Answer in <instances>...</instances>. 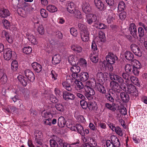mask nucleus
<instances>
[{
  "mask_svg": "<svg viewBox=\"0 0 147 147\" xmlns=\"http://www.w3.org/2000/svg\"><path fill=\"white\" fill-rule=\"evenodd\" d=\"M26 35L28 39L33 45H36L38 43V41L35 36L29 33L28 32H25Z\"/></svg>",
  "mask_w": 147,
  "mask_h": 147,
  "instance_id": "obj_10",
  "label": "nucleus"
},
{
  "mask_svg": "<svg viewBox=\"0 0 147 147\" xmlns=\"http://www.w3.org/2000/svg\"><path fill=\"white\" fill-rule=\"evenodd\" d=\"M115 131L118 135L121 136L123 135V132L121 129L119 127H117Z\"/></svg>",
  "mask_w": 147,
  "mask_h": 147,
  "instance_id": "obj_60",
  "label": "nucleus"
},
{
  "mask_svg": "<svg viewBox=\"0 0 147 147\" xmlns=\"http://www.w3.org/2000/svg\"><path fill=\"white\" fill-rule=\"evenodd\" d=\"M80 104L82 107L84 109H86L87 106L90 109H93V105L94 103L93 102H90L88 104L85 101L82 100L80 101Z\"/></svg>",
  "mask_w": 147,
  "mask_h": 147,
  "instance_id": "obj_13",
  "label": "nucleus"
},
{
  "mask_svg": "<svg viewBox=\"0 0 147 147\" xmlns=\"http://www.w3.org/2000/svg\"><path fill=\"white\" fill-rule=\"evenodd\" d=\"M66 123V122L64 117L61 116L59 118L58 120V124L59 127H64Z\"/></svg>",
  "mask_w": 147,
  "mask_h": 147,
  "instance_id": "obj_27",
  "label": "nucleus"
},
{
  "mask_svg": "<svg viewBox=\"0 0 147 147\" xmlns=\"http://www.w3.org/2000/svg\"><path fill=\"white\" fill-rule=\"evenodd\" d=\"M56 109L58 111L62 112L64 110V107L61 104H57L55 105Z\"/></svg>",
  "mask_w": 147,
  "mask_h": 147,
  "instance_id": "obj_57",
  "label": "nucleus"
},
{
  "mask_svg": "<svg viewBox=\"0 0 147 147\" xmlns=\"http://www.w3.org/2000/svg\"><path fill=\"white\" fill-rule=\"evenodd\" d=\"M112 9L109 10L106 14L107 20L108 23H110L115 19V14L113 13Z\"/></svg>",
  "mask_w": 147,
  "mask_h": 147,
  "instance_id": "obj_8",
  "label": "nucleus"
},
{
  "mask_svg": "<svg viewBox=\"0 0 147 147\" xmlns=\"http://www.w3.org/2000/svg\"><path fill=\"white\" fill-rule=\"evenodd\" d=\"M24 74L25 76L30 81L32 82L34 81L35 76L32 71L29 69H26L24 71Z\"/></svg>",
  "mask_w": 147,
  "mask_h": 147,
  "instance_id": "obj_5",
  "label": "nucleus"
},
{
  "mask_svg": "<svg viewBox=\"0 0 147 147\" xmlns=\"http://www.w3.org/2000/svg\"><path fill=\"white\" fill-rule=\"evenodd\" d=\"M78 58L76 56L72 55H70L68 57V61L69 63L71 65H76L78 63Z\"/></svg>",
  "mask_w": 147,
  "mask_h": 147,
  "instance_id": "obj_20",
  "label": "nucleus"
},
{
  "mask_svg": "<svg viewBox=\"0 0 147 147\" xmlns=\"http://www.w3.org/2000/svg\"><path fill=\"white\" fill-rule=\"evenodd\" d=\"M111 142L116 147H119L120 145V143L119 139L115 136H112L111 137Z\"/></svg>",
  "mask_w": 147,
  "mask_h": 147,
  "instance_id": "obj_24",
  "label": "nucleus"
},
{
  "mask_svg": "<svg viewBox=\"0 0 147 147\" xmlns=\"http://www.w3.org/2000/svg\"><path fill=\"white\" fill-rule=\"evenodd\" d=\"M71 49L73 51L77 53H81L82 50V47L77 44L72 45L71 46Z\"/></svg>",
  "mask_w": 147,
  "mask_h": 147,
  "instance_id": "obj_22",
  "label": "nucleus"
},
{
  "mask_svg": "<svg viewBox=\"0 0 147 147\" xmlns=\"http://www.w3.org/2000/svg\"><path fill=\"white\" fill-rule=\"evenodd\" d=\"M94 26L96 28L100 29H105L107 28V26L104 24L98 23L97 22L94 24Z\"/></svg>",
  "mask_w": 147,
  "mask_h": 147,
  "instance_id": "obj_29",
  "label": "nucleus"
},
{
  "mask_svg": "<svg viewBox=\"0 0 147 147\" xmlns=\"http://www.w3.org/2000/svg\"><path fill=\"white\" fill-rule=\"evenodd\" d=\"M127 88V91L128 93L131 94L132 95L136 96L138 95V91L135 87L133 85L129 84L126 85Z\"/></svg>",
  "mask_w": 147,
  "mask_h": 147,
  "instance_id": "obj_4",
  "label": "nucleus"
},
{
  "mask_svg": "<svg viewBox=\"0 0 147 147\" xmlns=\"http://www.w3.org/2000/svg\"><path fill=\"white\" fill-rule=\"evenodd\" d=\"M95 88L96 90L102 94H105L106 92L105 88L100 83H97Z\"/></svg>",
  "mask_w": 147,
  "mask_h": 147,
  "instance_id": "obj_23",
  "label": "nucleus"
},
{
  "mask_svg": "<svg viewBox=\"0 0 147 147\" xmlns=\"http://www.w3.org/2000/svg\"><path fill=\"white\" fill-rule=\"evenodd\" d=\"M3 55L4 59L7 61L11 59L12 57V51L9 48L5 49L3 51Z\"/></svg>",
  "mask_w": 147,
  "mask_h": 147,
  "instance_id": "obj_7",
  "label": "nucleus"
},
{
  "mask_svg": "<svg viewBox=\"0 0 147 147\" xmlns=\"http://www.w3.org/2000/svg\"><path fill=\"white\" fill-rule=\"evenodd\" d=\"M125 57L128 60H131L134 58V55L131 52L126 51L125 53Z\"/></svg>",
  "mask_w": 147,
  "mask_h": 147,
  "instance_id": "obj_40",
  "label": "nucleus"
},
{
  "mask_svg": "<svg viewBox=\"0 0 147 147\" xmlns=\"http://www.w3.org/2000/svg\"><path fill=\"white\" fill-rule=\"evenodd\" d=\"M120 96L122 100L125 102H127L129 99V96L126 93L122 92L120 94Z\"/></svg>",
  "mask_w": 147,
  "mask_h": 147,
  "instance_id": "obj_32",
  "label": "nucleus"
},
{
  "mask_svg": "<svg viewBox=\"0 0 147 147\" xmlns=\"http://www.w3.org/2000/svg\"><path fill=\"white\" fill-rule=\"evenodd\" d=\"M122 76L123 79L125 80V82L126 85L130 83V81L129 80V75L126 73H123Z\"/></svg>",
  "mask_w": 147,
  "mask_h": 147,
  "instance_id": "obj_41",
  "label": "nucleus"
},
{
  "mask_svg": "<svg viewBox=\"0 0 147 147\" xmlns=\"http://www.w3.org/2000/svg\"><path fill=\"white\" fill-rule=\"evenodd\" d=\"M79 141L78 140L76 143H74L71 144H70L64 142L62 140H60L59 142V144L61 147H78L76 144H79Z\"/></svg>",
  "mask_w": 147,
  "mask_h": 147,
  "instance_id": "obj_9",
  "label": "nucleus"
},
{
  "mask_svg": "<svg viewBox=\"0 0 147 147\" xmlns=\"http://www.w3.org/2000/svg\"><path fill=\"white\" fill-rule=\"evenodd\" d=\"M133 67H136L137 68H140L141 64L140 63L138 60H134L132 63Z\"/></svg>",
  "mask_w": 147,
  "mask_h": 147,
  "instance_id": "obj_49",
  "label": "nucleus"
},
{
  "mask_svg": "<svg viewBox=\"0 0 147 147\" xmlns=\"http://www.w3.org/2000/svg\"><path fill=\"white\" fill-rule=\"evenodd\" d=\"M133 65L131 64H127L125 67V70L127 73H129L132 72V68L133 69Z\"/></svg>",
  "mask_w": 147,
  "mask_h": 147,
  "instance_id": "obj_56",
  "label": "nucleus"
},
{
  "mask_svg": "<svg viewBox=\"0 0 147 147\" xmlns=\"http://www.w3.org/2000/svg\"><path fill=\"white\" fill-rule=\"evenodd\" d=\"M74 16H76V18L79 19H80L82 18V16L81 15V13L80 11L78 9H77L75 13H73Z\"/></svg>",
  "mask_w": 147,
  "mask_h": 147,
  "instance_id": "obj_63",
  "label": "nucleus"
},
{
  "mask_svg": "<svg viewBox=\"0 0 147 147\" xmlns=\"http://www.w3.org/2000/svg\"><path fill=\"white\" fill-rule=\"evenodd\" d=\"M2 34L5 36L7 40L9 43H12L13 39L11 35L4 30L2 32Z\"/></svg>",
  "mask_w": 147,
  "mask_h": 147,
  "instance_id": "obj_35",
  "label": "nucleus"
},
{
  "mask_svg": "<svg viewBox=\"0 0 147 147\" xmlns=\"http://www.w3.org/2000/svg\"><path fill=\"white\" fill-rule=\"evenodd\" d=\"M0 84H4L6 83L7 78L6 74L3 71L0 73Z\"/></svg>",
  "mask_w": 147,
  "mask_h": 147,
  "instance_id": "obj_21",
  "label": "nucleus"
},
{
  "mask_svg": "<svg viewBox=\"0 0 147 147\" xmlns=\"http://www.w3.org/2000/svg\"><path fill=\"white\" fill-rule=\"evenodd\" d=\"M130 79L131 82L136 85L138 86L140 85L138 78L133 76L130 77Z\"/></svg>",
  "mask_w": 147,
  "mask_h": 147,
  "instance_id": "obj_44",
  "label": "nucleus"
},
{
  "mask_svg": "<svg viewBox=\"0 0 147 147\" xmlns=\"http://www.w3.org/2000/svg\"><path fill=\"white\" fill-rule=\"evenodd\" d=\"M72 66L70 70L72 73H78L80 70V67L76 65H72Z\"/></svg>",
  "mask_w": 147,
  "mask_h": 147,
  "instance_id": "obj_43",
  "label": "nucleus"
},
{
  "mask_svg": "<svg viewBox=\"0 0 147 147\" xmlns=\"http://www.w3.org/2000/svg\"><path fill=\"white\" fill-rule=\"evenodd\" d=\"M18 67V64L17 61L16 60H13L11 64V69L14 71H16Z\"/></svg>",
  "mask_w": 147,
  "mask_h": 147,
  "instance_id": "obj_42",
  "label": "nucleus"
},
{
  "mask_svg": "<svg viewBox=\"0 0 147 147\" xmlns=\"http://www.w3.org/2000/svg\"><path fill=\"white\" fill-rule=\"evenodd\" d=\"M107 3L108 5L111 9L114 10L116 8L114 0H106Z\"/></svg>",
  "mask_w": 147,
  "mask_h": 147,
  "instance_id": "obj_36",
  "label": "nucleus"
},
{
  "mask_svg": "<svg viewBox=\"0 0 147 147\" xmlns=\"http://www.w3.org/2000/svg\"><path fill=\"white\" fill-rule=\"evenodd\" d=\"M50 76L52 80H55L57 79L58 75L53 70H52L50 74Z\"/></svg>",
  "mask_w": 147,
  "mask_h": 147,
  "instance_id": "obj_59",
  "label": "nucleus"
},
{
  "mask_svg": "<svg viewBox=\"0 0 147 147\" xmlns=\"http://www.w3.org/2000/svg\"><path fill=\"white\" fill-rule=\"evenodd\" d=\"M18 79L21 84L23 86H26L27 84V80L26 78L24 79V77L21 75H19L18 77Z\"/></svg>",
  "mask_w": 147,
  "mask_h": 147,
  "instance_id": "obj_37",
  "label": "nucleus"
},
{
  "mask_svg": "<svg viewBox=\"0 0 147 147\" xmlns=\"http://www.w3.org/2000/svg\"><path fill=\"white\" fill-rule=\"evenodd\" d=\"M85 20L86 22L89 24H91L93 23H95L97 20L96 15L94 14L90 13L86 15Z\"/></svg>",
  "mask_w": 147,
  "mask_h": 147,
  "instance_id": "obj_3",
  "label": "nucleus"
},
{
  "mask_svg": "<svg viewBox=\"0 0 147 147\" xmlns=\"http://www.w3.org/2000/svg\"><path fill=\"white\" fill-rule=\"evenodd\" d=\"M81 6L83 11L85 13H87L91 11V7L89 3L83 1L82 3Z\"/></svg>",
  "mask_w": 147,
  "mask_h": 147,
  "instance_id": "obj_6",
  "label": "nucleus"
},
{
  "mask_svg": "<svg viewBox=\"0 0 147 147\" xmlns=\"http://www.w3.org/2000/svg\"><path fill=\"white\" fill-rule=\"evenodd\" d=\"M63 97L64 99L67 100H73L75 98V96L73 94L66 91L64 92Z\"/></svg>",
  "mask_w": 147,
  "mask_h": 147,
  "instance_id": "obj_17",
  "label": "nucleus"
},
{
  "mask_svg": "<svg viewBox=\"0 0 147 147\" xmlns=\"http://www.w3.org/2000/svg\"><path fill=\"white\" fill-rule=\"evenodd\" d=\"M112 64L109 63H107V62L104 61L102 63V66L104 67H105L106 69L107 68L108 69L109 71H112L113 70V68Z\"/></svg>",
  "mask_w": 147,
  "mask_h": 147,
  "instance_id": "obj_38",
  "label": "nucleus"
},
{
  "mask_svg": "<svg viewBox=\"0 0 147 147\" xmlns=\"http://www.w3.org/2000/svg\"><path fill=\"white\" fill-rule=\"evenodd\" d=\"M31 65L33 69L36 72L39 73L42 71V66L37 62H34L32 63Z\"/></svg>",
  "mask_w": 147,
  "mask_h": 147,
  "instance_id": "obj_19",
  "label": "nucleus"
},
{
  "mask_svg": "<svg viewBox=\"0 0 147 147\" xmlns=\"http://www.w3.org/2000/svg\"><path fill=\"white\" fill-rule=\"evenodd\" d=\"M63 87L68 91H71V88L69 84L66 82H64L62 83Z\"/></svg>",
  "mask_w": 147,
  "mask_h": 147,
  "instance_id": "obj_52",
  "label": "nucleus"
},
{
  "mask_svg": "<svg viewBox=\"0 0 147 147\" xmlns=\"http://www.w3.org/2000/svg\"><path fill=\"white\" fill-rule=\"evenodd\" d=\"M94 4L96 6L98 9H103L104 8L103 3L100 0H94Z\"/></svg>",
  "mask_w": 147,
  "mask_h": 147,
  "instance_id": "obj_31",
  "label": "nucleus"
},
{
  "mask_svg": "<svg viewBox=\"0 0 147 147\" xmlns=\"http://www.w3.org/2000/svg\"><path fill=\"white\" fill-rule=\"evenodd\" d=\"M105 33L102 31H99L98 35L94 39V41L98 42H104L105 39Z\"/></svg>",
  "mask_w": 147,
  "mask_h": 147,
  "instance_id": "obj_12",
  "label": "nucleus"
},
{
  "mask_svg": "<svg viewBox=\"0 0 147 147\" xmlns=\"http://www.w3.org/2000/svg\"><path fill=\"white\" fill-rule=\"evenodd\" d=\"M47 9L49 12L52 13L56 12L58 10L57 7L55 6L52 5H49L47 6Z\"/></svg>",
  "mask_w": 147,
  "mask_h": 147,
  "instance_id": "obj_39",
  "label": "nucleus"
},
{
  "mask_svg": "<svg viewBox=\"0 0 147 147\" xmlns=\"http://www.w3.org/2000/svg\"><path fill=\"white\" fill-rule=\"evenodd\" d=\"M75 83L77 87L80 89H82L84 88L86 92L85 96L88 99H90L92 96L95 94V92L93 89L88 86H84L82 83L80 81L76 80Z\"/></svg>",
  "mask_w": 147,
  "mask_h": 147,
  "instance_id": "obj_2",
  "label": "nucleus"
},
{
  "mask_svg": "<svg viewBox=\"0 0 147 147\" xmlns=\"http://www.w3.org/2000/svg\"><path fill=\"white\" fill-rule=\"evenodd\" d=\"M74 116L76 119L80 122H83L85 121V119L82 115H78L75 113Z\"/></svg>",
  "mask_w": 147,
  "mask_h": 147,
  "instance_id": "obj_45",
  "label": "nucleus"
},
{
  "mask_svg": "<svg viewBox=\"0 0 147 147\" xmlns=\"http://www.w3.org/2000/svg\"><path fill=\"white\" fill-rule=\"evenodd\" d=\"M99 51H94L90 56V59L91 61L94 63L98 62Z\"/></svg>",
  "mask_w": 147,
  "mask_h": 147,
  "instance_id": "obj_15",
  "label": "nucleus"
},
{
  "mask_svg": "<svg viewBox=\"0 0 147 147\" xmlns=\"http://www.w3.org/2000/svg\"><path fill=\"white\" fill-rule=\"evenodd\" d=\"M78 27L81 31V32H84L85 31H88L86 26L83 24L79 23L78 24Z\"/></svg>",
  "mask_w": 147,
  "mask_h": 147,
  "instance_id": "obj_51",
  "label": "nucleus"
},
{
  "mask_svg": "<svg viewBox=\"0 0 147 147\" xmlns=\"http://www.w3.org/2000/svg\"><path fill=\"white\" fill-rule=\"evenodd\" d=\"M75 4L74 3L70 2L68 3L67 7V11L69 13L73 14L77 9H75Z\"/></svg>",
  "mask_w": 147,
  "mask_h": 147,
  "instance_id": "obj_14",
  "label": "nucleus"
},
{
  "mask_svg": "<svg viewBox=\"0 0 147 147\" xmlns=\"http://www.w3.org/2000/svg\"><path fill=\"white\" fill-rule=\"evenodd\" d=\"M61 61V57L59 54L55 55L52 57V63L55 64L59 63Z\"/></svg>",
  "mask_w": 147,
  "mask_h": 147,
  "instance_id": "obj_28",
  "label": "nucleus"
},
{
  "mask_svg": "<svg viewBox=\"0 0 147 147\" xmlns=\"http://www.w3.org/2000/svg\"><path fill=\"white\" fill-rule=\"evenodd\" d=\"M42 115L43 119H47L53 117L52 114L50 112L43 111L42 112Z\"/></svg>",
  "mask_w": 147,
  "mask_h": 147,
  "instance_id": "obj_34",
  "label": "nucleus"
},
{
  "mask_svg": "<svg viewBox=\"0 0 147 147\" xmlns=\"http://www.w3.org/2000/svg\"><path fill=\"white\" fill-rule=\"evenodd\" d=\"M96 79L100 82L102 81L104 79V76L103 74L101 72H99L96 74Z\"/></svg>",
  "mask_w": 147,
  "mask_h": 147,
  "instance_id": "obj_54",
  "label": "nucleus"
},
{
  "mask_svg": "<svg viewBox=\"0 0 147 147\" xmlns=\"http://www.w3.org/2000/svg\"><path fill=\"white\" fill-rule=\"evenodd\" d=\"M37 30L39 34L43 35L45 33V30L43 26L42 25H39L37 28Z\"/></svg>",
  "mask_w": 147,
  "mask_h": 147,
  "instance_id": "obj_53",
  "label": "nucleus"
},
{
  "mask_svg": "<svg viewBox=\"0 0 147 147\" xmlns=\"http://www.w3.org/2000/svg\"><path fill=\"white\" fill-rule=\"evenodd\" d=\"M79 79L81 81H85L87 80L89 78L88 73L85 72H82L81 73L79 77Z\"/></svg>",
  "mask_w": 147,
  "mask_h": 147,
  "instance_id": "obj_30",
  "label": "nucleus"
},
{
  "mask_svg": "<svg viewBox=\"0 0 147 147\" xmlns=\"http://www.w3.org/2000/svg\"><path fill=\"white\" fill-rule=\"evenodd\" d=\"M70 32L73 36H76L78 34L77 30L74 28H71L70 29Z\"/></svg>",
  "mask_w": 147,
  "mask_h": 147,
  "instance_id": "obj_61",
  "label": "nucleus"
},
{
  "mask_svg": "<svg viewBox=\"0 0 147 147\" xmlns=\"http://www.w3.org/2000/svg\"><path fill=\"white\" fill-rule=\"evenodd\" d=\"M79 64L80 65L85 67H86L87 65L86 61L82 58L80 59Z\"/></svg>",
  "mask_w": 147,
  "mask_h": 147,
  "instance_id": "obj_58",
  "label": "nucleus"
},
{
  "mask_svg": "<svg viewBox=\"0 0 147 147\" xmlns=\"http://www.w3.org/2000/svg\"><path fill=\"white\" fill-rule=\"evenodd\" d=\"M10 14V12L7 8H2L0 10V17L5 18L9 16Z\"/></svg>",
  "mask_w": 147,
  "mask_h": 147,
  "instance_id": "obj_16",
  "label": "nucleus"
},
{
  "mask_svg": "<svg viewBox=\"0 0 147 147\" xmlns=\"http://www.w3.org/2000/svg\"><path fill=\"white\" fill-rule=\"evenodd\" d=\"M138 31L140 37H142L144 35V30L142 27H139L138 29Z\"/></svg>",
  "mask_w": 147,
  "mask_h": 147,
  "instance_id": "obj_62",
  "label": "nucleus"
},
{
  "mask_svg": "<svg viewBox=\"0 0 147 147\" xmlns=\"http://www.w3.org/2000/svg\"><path fill=\"white\" fill-rule=\"evenodd\" d=\"M106 59L108 63L113 64L115 61L117 59V57L112 53H109L106 57Z\"/></svg>",
  "mask_w": 147,
  "mask_h": 147,
  "instance_id": "obj_11",
  "label": "nucleus"
},
{
  "mask_svg": "<svg viewBox=\"0 0 147 147\" xmlns=\"http://www.w3.org/2000/svg\"><path fill=\"white\" fill-rule=\"evenodd\" d=\"M125 8V4L123 1H120L119 4L118 9L120 11H122L124 10Z\"/></svg>",
  "mask_w": 147,
  "mask_h": 147,
  "instance_id": "obj_47",
  "label": "nucleus"
},
{
  "mask_svg": "<svg viewBox=\"0 0 147 147\" xmlns=\"http://www.w3.org/2000/svg\"><path fill=\"white\" fill-rule=\"evenodd\" d=\"M129 30L130 32V34H132L134 36L136 34L137 32L136 27V25L134 23H131L129 27Z\"/></svg>",
  "mask_w": 147,
  "mask_h": 147,
  "instance_id": "obj_26",
  "label": "nucleus"
},
{
  "mask_svg": "<svg viewBox=\"0 0 147 147\" xmlns=\"http://www.w3.org/2000/svg\"><path fill=\"white\" fill-rule=\"evenodd\" d=\"M96 81L94 78H92L90 80L87 81L85 86L90 87H94L96 86Z\"/></svg>",
  "mask_w": 147,
  "mask_h": 147,
  "instance_id": "obj_25",
  "label": "nucleus"
},
{
  "mask_svg": "<svg viewBox=\"0 0 147 147\" xmlns=\"http://www.w3.org/2000/svg\"><path fill=\"white\" fill-rule=\"evenodd\" d=\"M40 13L41 16L43 18H46L48 16V12L44 9H40Z\"/></svg>",
  "mask_w": 147,
  "mask_h": 147,
  "instance_id": "obj_46",
  "label": "nucleus"
},
{
  "mask_svg": "<svg viewBox=\"0 0 147 147\" xmlns=\"http://www.w3.org/2000/svg\"><path fill=\"white\" fill-rule=\"evenodd\" d=\"M112 105L113 106L109 103H107L105 104V106L109 109L113 111H115L116 110L115 107L113 106L115 105V104L113 103Z\"/></svg>",
  "mask_w": 147,
  "mask_h": 147,
  "instance_id": "obj_50",
  "label": "nucleus"
},
{
  "mask_svg": "<svg viewBox=\"0 0 147 147\" xmlns=\"http://www.w3.org/2000/svg\"><path fill=\"white\" fill-rule=\"evenodd\" d=\"M110 79L112 81L110 83L112 89L115 92H119L121 89L125 90L126 84L124 79L118 75L113 73H109Z\"/></svg>",
  "mask_w": 147,
  "mask_h": 147,
  "instance_id": "obj_1",
  "label": "nucleus"
},
{
  "mask_svg": "<svg viewBox=\"0 0 147 147\" xmlns=\"http://www.w3.org/2000/svg\"><path fill=\"white\" fill-rule=\"evenodd\" d=\"M89 32L88 31H85L81 32V38L82 40L85 42H87L89 40Z\"/></svg>",
  "mask_w": 147,
  "mask_h": 147,
  "instance_id": "obj_18",
  "label": "nucleus"
},
{
  "mask_svg": "<svg viewBox=\"0 0 147 147\" xmlns=\"http://www.w3.org/2000/svg\"><path fill=\"white\" fill-rule=\"evenodd\" d=\"M2 23L5 28L7 29H9L10 30L12 29L13 26H12V24L7 20L6 19L3 20L2 21Z\"/></svg>",
  "mask_w": 147,
  "mask_h": 147,
  "instance_id": "obj_33",
  "label": "nucleus"
},
{
  "mask_svg": "<svg viewBox=\"0 0 147 147\" xmlns=\"http://www.w3.org/2000/svg\"><path fill=\"white\" fill-rule=\"evenodd\" d=\"M23 53L26 54H30L32 52V49L30 47H25L22 49Z\"/></svg>",
  "mask_w": 147,
  "mask_h": 147,
  "instance_id": "obj_48",
  "label": "nucleus"
},
{
  "mask_svg": "<svg viewBox=\"0 0 147 147\" xmlns=\"http://www.w3.org/2000/svg\"><path fill=\"white\" fill-rule=\"evenodd\" d=\"M76 127V131L80 134H81V133L84 131L83 127L79 124H77Z\"/></svg>",
  "mask_w": 147,
  "mask_h": 147,
  "instance_id": "obj_55",
  "label": "nucleus"
},
{
  "mask_svg": "<svg viewBox=\"0 0 147 147\" xmlns=\"http://www.w3.org/2000/svg\"><path fill=\"white\" fill-rule=\"evenodd\" d=\"M50 145L51 147H58V145L56 141L52 139L50 140Z\"/></svg>",
  "mask_w": 147,
  "mask_h": 147,
  "instance_id": "obj_64",
  "label": "nucleus"
}]
</instances>
